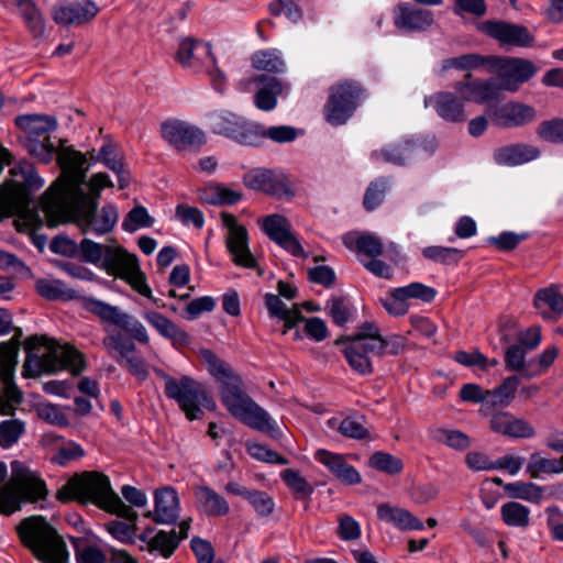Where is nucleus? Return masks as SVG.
Listing matches in <instances>:
<instances>
[{"label":"nucleus","mask_w":563,"mask_h":563,"mask_svg":"<svg viewBox=\"0 0 563 563\" xmlns=\"http://www.w3.org/2000/svg\"><path fill=\"white\" fill-rule=\"evenodd\" d=\"M240 383V378L225 382V386L220 391L222 404L242 423L274 435L277 432L276 422L266 410L241 389Z\"/></svg>","instance_id":"39448f33"},{"label":"nucleus","mask_w":563,"mask_h":563,"mask_svg":"<svg viewBox=\"0 0 563 563\" xmlns=\"http://www.w3.org/2000/svg\"><path fill=\"white\" fill-rule=\"evenodd\" d=\"M92 0H78L60 4L53 10V20L63 26H80L91 22L99 13Z\"/></svg>","instance_id":"4be33fe9"},{"label":"nucleus","mask_w":563,"mask_h":563,"mask_svg":"<svg viewBox=\"0 0 563 563\" xmlns=\"http://www.w3.org/2000/svg\"><path fill=\"white\" fill-rule=\"evenodd\" d=\"M254 123L228 110L214 111L208 115L209 128L214 133L244 145L252 144Z\"/></svg>","instance_id":"a211bd4d"},{"label":"nucleus","mask_w":563,"mask_h":563,"mask_svg":"<svg viewBox=\"0 0 563 563\" xmlns=\"http://www.w3.org/2000/svg\"><path fill=\"white\" fill-rule=\"evenodd\" d=\"M153 223L154 220L147 210L144 207L137 206L128 213L122 222V228L126 232H134L139 228H150Z\"/></svg>","instance_id":"e2e57ef3"},{"label":"nucleus","mask_w":563,"mask_h":563,"mask_svg":"<svg viewBox=\"0 0 563 563\" xmlns=\"http://www.w3.org/2000/svg\"><path fill=\"white\" fill-rule=\"evenodd\" d=\"M471 78V73H467L464 80L454 85V90L460 93L465 101L484 103L496 99L501 91L495 79L472 80Z\"/></svg>","instance_id":"a878e982"},{"label":"nucleus","mask_w":563,"mask_h":563,"mask_svg":"<svg viewBox=\"0 0 563 563\" xmlns=\"http://www.w3.org/2000/svg\"><path fill=\"white\" fill-rule=\"evenodd\" d=\"M485 32L504 45L530 46L533 42V35L526 26L511 24L507 22H487Z\"/></svg>","instance_id":"bb28decb"},{"label":"nucleus","mask_w":563,"mask_h":563,"mask_svg":"<svg viewBox=\"0 0 563 563\" xmlns=\"http://www.w3.org/2000/svg\"><path fill=\"white\" fill-rule=\"evenodd\" d=\"M341 342L345 343L343 354L352 369L363 376L371 375L374 371L371 360V355H373L371 345L373 342L367 344L363 341H354L346 338L336 341L338 344Z\"/></svg>","instance_id":"c85d7f7f"},{"label":"nucleus","mask_w":563,"mask_h":563,"mask_svg":"<svg viewBox=\"0 0 563 563\" xmlns=\"http://www.w3.org/2000/svg\"><path fill=\"white\" fill-rule=\"evenodd\" d=\"M244 184L254 190H261L268 194L279 192L285 184L282 176L268 169H253L245 174Z\"/></svg>","instance_id":"58836bf2"},{"label":"nucleus","mask_w":563,"mask_h":563,"mask_svg":"<svg viewBox=\"0 0 563 563\" xmlns=\"http://www.w3.org/2000/svg\"><path fill=\"white\" fill-rule=\"evenodd\" d=\"M20 336L21 331H18L11 341L0 345V378L3 385V393L11 402H20L22 397L12 380L13 369L16 364V353L19 350L18 338Z\"/></svg>","instance_id":"5701e85b"},{"label":"nucleus","mask_w":563,"mask_h":563,"mask_svg":"<svg viewBox=\"0 0 563 563\" xmlns=\"http://www.w3.org/2000/svg\"><path fill=\"white\" fill-rule=\"evenodd\" d=\"M195 498L197 506L201 511L210 517H222L229 514V503L209 486H197L195 488Z\"/></svg>","instance_id":"4c0bfd02"},{"label":"nucleus","mask_w":563,"mask_h":563,"mask_svg":"<svg viewBox=\"0 0 563 563\" xmlns=\"http://www.w3.org/2000/svg\"><path fill=\"white\" fill-rule=\"evenodd\" d=\"M545 523L553 540L563 542V511L551 505L544 509Z\"/></svg>","instance_id":"0e129e2a"},{"label":"nucleus","mask_w":563,"mask_h":563,"mask_svg":"<svg viewBox=\"0 0 563 563\" xmlns=\"http://www.w3.org/2000/svg\"><path fill=\"white\" fill-rule=\"evenodd\" d=\"M257 222L265 234L285 251L297 257H306L298 238L291 230L290 222L284 216L269 214L258 219Z\"/></svg>","instance_id":"6ab92c4d"},{"label":"nucleus","mask_w":563,"mask_h":563,"mask_svg":"<svg viewBox=\"0 0 563 563\" xmlns=\"http://www.w3.org/2000/svg\"><path fill=\"white\" fill-rule=\"evenodd\" d=\"M37 418L57 427H67L69 424L67 417L60 408L47 401L37 402Z\"/></svg>","instance_id":"69168bd1"},{"label":"nucleus","mask_w":563,"mask_h":563,"mask_svg":"<svg viewBox=\"0 0 563 563\" xmlns=\"http://www.w3.org/2000/svg\"><path fill=\"white\" fill-rule=\"evenodd\" d=\"M242 195L239 191L227 188L221 185L210 186L206 189L202 199L211 205L228 203L232 205L241 199Z\"/></svg>","instance_id":"052dcab7"},{"label":"nucleus","mask_w":563,"mask_h":563,"mask_svg":"<svg viewBox=\"0 0 563 563\" xmlns=\"http://www.w3.org/2000/svg\"><path fill=\"white\" fill-rule=\"evenodd\" d=\"M500 516L506 526L527 529L530 526V509L517 501L501 505Z\"/></svg>","instance_id":"49530a36"},{"label":"nucleus","mask_w":563,"mask_h":563,"mask_svg":"<svg viewBox=\"0 0 563 563\" xmlns=\"http://www.w3.org/2000/svg\"><path fill=\"white\" fill-rule=\"evenodd\" d=\"M10 479L0 488V514L9 516L23 503L35 500V475L20 462H13Z\"/></svg>","instance_id":"9d476101"},{"label":"nucleus","mask_w":563,"mask_h":563,"mask_svg":"<svg viewBox=\"0 0 563 563\" xmlns=\"http://www.w3.org/2000/svg\"><path fill=\"white\" fill-rule=\"evenodd\" d=\"M240 88L250 91L252 85H256L254 103L262 111H271L277 104V98L288 91V86L276 77L256 75L252 78L240 81Z\"/></svg>","instance_id":"aec40b11"},{"label":"nucleus","mask_w":563,"mask_h":563,"mask_svg":"<svg viewBox=\"0 0 563 563\" xmlns=\"http://www.w3.org/2000/svg\"><path fill=\"white\" fill-rule=\"evenodd\" d=\"M489 427L495 433L512 439H531L537 433L528 420L518 418L508 411L493 415Z\"/></svg>","instance_id":"393cba45"},{"label":"nucleus","mask_w":563,"mask_h":563,"mask_svg":"<svg viewBox=\"0 0 563 563\" xmlns=\"http://www.w3.org/2000/svg\"><path fill=\"white\" fill-rule=\"evenodd\" d=\"M260 517H268L275 509L274 499L265 492L252 490L246 499Z\"/></svg>","instance_id":"774afa93"},{"label":"nucleus","mask_w":563,"mask_h":563,"mask_svg":"<svg viewBox=\"0 0 563 563\" xmlns=\"http://www.w3.org/2000/svg\"><path fill=\"white\" fill-rule=\"evenodd\" d=\"M486 115L498 128L515 129L533 123L537 120V110L520 101H508L489 106L486 109Z\"/></svg>","instance_id":"f3484780"},{"label":"nucleus","mask_w":563,"mask_h":563,"mask_svg":"<svg viewBox=\"0 0 563 563\" xmlns=\"http://www.w3.org/2000/svg\"><path fill=\"white\" fill-rule=\"evenodd\" d=\"M163 139L176 150H190L206 143V134L199 128L180 120H168L161 126Z\"/></svg>","instance_id":"412c9836"},{"label":"nucleus","mask_w":563,"mask_h":563,"mask_svg":"<svg viewBox=\"0 0 563 563\" xmlns=\"http://www.w3.org/2000/svg\"><path fill=\"white\" fill-rule=\"evenodd\" d=\"M175 59L194 73L206 69L213 89L221 93L224 91L227 75L219 68L210 43L194 37L183 38L178 44Z\"/></svg>","instance_id":"0eeeda50"},{"label":"nucleus","mask_w":563,"mask_h":563,"mask_svg":"<svg viewBox=\"0 0 563 563\" xmlns=\"http://www.w3.org/2000/svg\"><path fill=\"white\" fill-rule=\"evenodd\" d=\"M526 473L531 478H539L543 474H562L563 456L560 459H547L540 453H532L526 467Z\"/></svg>","instance_id":"c03bdc74"},{"label":"nucleus","mask_w":563,"mask_h":563,"mask_svg":"<svg viewBox=\"0 0 563 563\" xmlns=\"http://www.w3.org/2000/svg\"><path fill=\"white\" fill-rule=\"evenodd\" d=\"M87 368L85 355L75 346L59 344L47 335H37V376L67 369L79 376Z\"/></svg>","instance_id":"423d86ee"},{"label":"nucleus","mask_w":563,"mask_h":563,"mask_svg":"<svg viewBox=\"0 0 563 563\" xmlns=\"http://www.w3.org/2000/svg\"><path fill=\"white\" fill-rule=\"evenodd\" d=\"M343 243L347 249L355 247L360 253H363L369 257H377L383 254L382 240L371 233H346L343 236Z\"/></svg>","instance_id":"a19ab883"},{"label":"nucleus","mask_w":563,"mask_h":563,"mask_svg":"<svg viewBox=\"0 0 563 563\" xmlns=\"http://www.w3.org/2000/svg\"><path fill=\"white\" fill-rule=\"evenodd\" d=\"M434 439L459 451L466 450L472 444L470 437L460 430L438 429L434 432Z\"/></svg>","instance_id":"4d7b16f0"},{"label":"nucleus","mask_w":563,"mask_h":563,"mask_svg":"<svg viewBox=\"0 0 563 563\" xmlns=\"http://www.w3.org/2000/svg\"><path fill=\"white\" fill-rule=\"evenodd\" d=\"M540 156V151L532 145L517 143L498 148L494 159L499 165L516 166L528 163Z\"/></svg>","instance_id":"f704fd0d"},{"label":"nucleus","mask_w":563,"mask_h":563,"mask_svg":"<svg viewBox=\"0 0 563 563\" xmlns=\"http://www.w3.org/2000/svg\"><path fill=\"white\" fill-rule=\"evenodd\" d=\"M151 533L152 531L147 530L137 537L140 550H146L151 554H159L163 558H169L179 544V538L175 530L168 532L159 530L155 536Z\"/></svg>","instance_id":"c756f323"},{"label":"nucleus","mask_w":563,"mask_h":563,"mask_svg":"<svg viewBox=\"0 0 563 563\" xmlns=\"http://www.w3.org/2000/svg\"><path fill=\"white\" fill-rule=\"evenodd\" d=\"M504 488L512 498L523 499L532 504H540L543 499V488L531 482L508 483Z\"/></svg>","instance_id":"09e8293b"},{"label":"nucleus","mask_w":563,"mask_h":563,"mask_svg":"<svg viewBox=\"0 0 563 563\" xmlns=\"http://www.w3.org/2000/svg\"><path fill=\"white\" fill-rule=\"evenodd\" d=\"M494 55L483 56L479 54H465L443 60V69L456 68L471 71L484 67L490 73L492 59Z\"/></svg>","instance_id":"de8ad7c7"},{"label":"nucleus","mask_w":563,"mask_h":563,"mask_svg":"<svg viewBox=\"0 0 563 563\" xmlns=\"http://www.w3.org/2000/svg\"><path fill=\"white\" fill-rule=\"evenodd\" d=\"M252 134L254 135H252L253 141L251 145H256L264 139H269L276 143H288L297 139L298 131L295 128L288 125L266 128L260 123H254Z\"/></svg>","instance_id":"37998d69"},{"label":"nucleus","mask_w":563,"mask_h":563,"mask_svg":"<svg viewBox=\"0 0 563 563\" xmlns=\"http://www.w3.org/2000/svg\"><path fill=\"white\" fill-rule=\"evenodd\" d=\"M62 161L69 162L74 174L58 178L45 196L37 199V208L75 223L84 234L92 232L103 235L111 232L119 218L117 208L107 205L97 212L98 201L86 198L81 187L88 170L86 156L68 152L62 156Z\"/></svg>","instance_id":"f257e3e1"},{"label":"nucleus","mask_w":563,"mask_h":563,"mask_svg":"<svg viewBox=\"0 0 563 563\" xmlns=\"http://www.w3.org/2000/svg\"><path fill=\"white\" fill-rule=\"evenodd\" d=\"M84 307L91 313L97 314L101 320L121 328L140 343H148L150 336L144 324L133 316L123 312L120 308L95 298H86Z\"/></svg>","instance_id":"ddd939ff"},{"label":"nucleus","mask_w":563,"mask_h":563,"mask_svg":"<svg viewBox=\"0 0 563 563\" xmlns=\"http://www.w3.org/2000/svg\"><path fill=\"white\" fill-rule=\"evenodd\" d=\"M519 385L517 376L508 377L495 389L486 390V402L482 406L479 413L487 416L497 408L509 406L515 397V391Z\"/></svg>","instance_id":"c9c22d12"},{"label":"nucleus","mask_w":563,"mask_h":563,"mask_svg":"<svg viewBox=\"0 0 563 563\" xmlns=\"http://www.w3.org/2000/svg\"><path fill=\"white\" fill-rule=\"evenodd\" d=\"M490 73L497 75L501 90L516 92L538 73V67L525 58L493 56Z\"/></svg>","instance_id":"f8f14e48"},{"label":"nucleus","mask_w":563,"mask_h":563,"mask_svg":"<svg viewBox=\"0 0 563 563\" xmlns=\"http://www.w3.org/2000/svg\"><path fill=\"white\" fill-rule=\"evenodd\" d=\"M142 317L163 338L172 341L175 346H186L190 343L189 334L164 314L146 309L143 311Z\"/></svg>","instance_id":"7c9ffc66"},{"label":"nucleus","mask_w":563,"mask_h":563,"mask_svg":"<svg viewBox=\"0 0 563 563\" xmlns=\"http://www.w3.org/2000/svg\"><path fill=\"white\" fill-rule=\"evenodd\" d=\"M533 305L544 319H551L563 313V296L554 287L538 290Z\"/></svg>","instance_id":"ea45409f"},{"label":"nucleus","mask_w":563,"mask_h":563,"mask_svg":"<svg viewBox=\"0 0 563 563\" xmlns=\"http://www.w3.org/2000/svg\"><path fill=\"white\" fill-rule=\"evenodd\" d=\"M55 497L60 503L76 500L92 504L125 519L137 518V514L112 489L109 477L97 471L75 474L56 492Z\"/></svg>","instance_id":"20e7f679"},{"label":"nucleus","mask_w":563,"mask_h":563,"mask_svg":"<svg viewBox=\"0 0 563 563\" xmlns=\"http://www.w3.org/2000/svg\"><path fill=\"white\" fill-rule=\"evenodd\" d=\"M540 139L551 143H563V119L543 121L538 125Z\"/></svg>","instance_id":"338daca9"},{"label":"nucleus","mask_w":563,"mask_h":563,"mask_svg":"<svg viewBox=\"0 0 563 563\" xmlns=\"http://www.w3.org/2000/svg\"><path fill=\"white\" fill-rule=\"evenodd\" d=\"M363 93L361 84L354 80L345 79L332 85L323 107L327 122L331 125L345 124L360 106Z\"/></svg>","instance_id":"1a4fd4ad"},{"label":"nucleus","mask_w":563,"mask_h":563,"mask_svg":"<svg viewBox=\"0 0 563 563\" xmlns=\"http://www.w3.org/2000/svg\"><path fill=\"white\" fill-rule=\"evenodd\" d=\"M155 507L146 517L157 523H172L179 515V498L177 492L169 486L156 489L154 493Z\"/></svg>","instance_id":"cd10ccee"},{"label":"nucleus","mask_w":563,"mask_h":563,"mask_svg":"<svg viewBox=\"0 0 563 563\" xmlns=\"http://www.w3.org/2000/svg\"><path fill=\"white\" fill-rule=\"evenodd\" d=\"M221 220L228 230L225 245L232 256V261L245 268L256 266V260L249 249V234L244 225L239 224L232 213L222 212Z\"/></svg>","instance_id":"dca6fc26"},{"label":"nucleus","mask_w":563,"mask_h":563,"mask_svg":"<svg viewBox=\"0 0 563 563\" xmlns=\"http://www.w3.org/2000/svg\"><path fill=\"white\" fill-rule=\"evenodd\" d=\"M377 516L380 520L394 525L399 530H422L423 523L410 511L389 504H380L377 507Z\"/></svg>","instance_id":"e433bc0d"},{"label":"nucleus","mask_w":563,"mask_h":563,"mask_svg":"<svg viewBox=\"0 0 563 563\" xmlns=\"http://www.w3.org/2000/svg\"><path fill=\"white\" fill-rule=\"evenodd\" d=\"M57 128L58 122L55 117L37 114V162L48 163L56 157L63 170L62 177H65L74 174V169L69 162L62 161V156L68 152L81 153L64 145L65 141L55 134Z\"/></svg>","instance_id":"9b49d317"},{"label":"nucleus","mask_w":563,"mask_h":563,"mask_svg":"<svg viewBox=\"0 0 563 563\" xmlns=\"http://www.w3.org/2000/svg\"><path fill=\"white\" fill-rule=\"evenodd\" d=\"M368 465L379 472L390 475L398 474L402 471V461L386 452H375L368 460Z\"/></svg>","instance_id":"6e6d98bb"},{"label":"nucleus","mask_w":563,"mask_h":563,"mask_svg":"<svg viewBox=\"0 0 563 563\" xmlns=\"http://www.w3.org/2000/svg\"><path fill=\"white\" fill-rule=\"evenodd\" d=\"M200 356L210 374L220 380L223 386H225V382H233L238 378L231 373L228 365L210 350H202Z\"/></svg>","instance_id":"603ef678"},{"label":"nucleus","mask_w":563,"mask_h":563,"mask_svg":"<svg viewBox=\"0 0 563 563\" xmlns=\"http://www.w3.org/2000/svg\"><path fill=\"white\" fill-rule=\"evenodd\" d=\"M280 477L288 488L291 489L299 498L309 497L313 492L312 486L298 471L292 468L284 470Z\"/></svg>","instance_id":"13d9d810"},{"label":"nucleus","mask_w":563,"mask_h":563,"mask_svg":"<svg viewBox=\"0 0 563 563\" xmlns=\"http://www.w3.org/2000/svg\"><path fill=\"white\" fill-rule=\"evenodd\" d=\"M37 294L49 300L73 299L76 296L73 289L57 279L37 280Z\"/></svg>","instance_id":"864d4df0"},{"label":"nucleus","mask_w":563,"mask_h":563,"mask_svg":"<svg viewBox=\"0 0 563 563\" xmlns=\"http://www.w3.org/2000/svg\"><path fill=\"white\" fill-rule=\"evenodd\" d=\"M165 394L175 400L189 420L200 419L201 408L213 411L217 405L210 398L200 383L183 376L179 379L165 376Z\"/></svg>","instance_id":"6e6552de"},{"label":"nucleus","mask_w":563,"mask_h":563,"mask_svg":"<svg viewBox=\"0 0 563 563\" xmlns=\"http://www.w3.org/2000/svg\"><path fill=\"white\" fill-rule=\"evenodd\" d=\"M97 161L102 162L118 175L120 189H124L130 184V175L125 170L123 162L117 157L115 146L112 143H107L100 148Z\"/></svg>","instance_id":"a18cd8bd"},{"label":"nucleus","mask_w":563,"mask_h":563,"mask_svg":"<svg viewBox=\"0 0 563 563\" xmlns=\"http://www.w3.org/2000/svg\"><path fill=\"white\" fill-rule=\"evenodd\" d=\"M253 68L267 73H283L285 63L276 49H263L251 57Z\"/></svg>","instance_id":"8fccbe9b"},{"label":"nucleus","mask_w":563,"mask_h":563,"mask_svg":"<svg viewBox=\"0 0 563 563\" xmlns=\"http://www.w3.org/2000/svg\"><path fill=\"white\" fill-rule=\"evenodd\" d=\"M84 455L85 450L80 444L64 439L51 461L59 466H65L73 461L80 460Z\"/></svg>","instance_id":"5fc2aeb1"},{"label":"nucleus","mask_w":563,"mask_h":563,"mask_svg":"<svg viewBox=\"0 0 563 563\" xmlns=\"http://www.w3.org/2000/svg\"><path fill=\"white\" fill-rule=\"evenodd\" d=\"M419 151V146L410 141L404 140L401 142L389 144L380 151H374L372 158L376 162H385L395 165H404L412 159Z\"/></svg>","instance_id":"72a5a7b5"},{"label":"nucleus","mask_w":563,"mask_h":563,"mask_svg":"<svg viewBox=\"0 0 563 563\" xmlns=\"http://www.w3.org/2000/svg\"><path fill=\"white\" fill-rule=\"evenodd\" d=\"M406 347V339L401 335H390L380 338L371 345L373 355L383 356L385 354L397 355Z\"/></svg>","instance_id":"bf43d9fd"},{"label":"nucleus","mask_w":563,"mask_h":563,"mask_svg":"<svg viewBox=\"0 0 563 563\" xmlns=\"http://www.w3.org/2000/svg\"><path fill=\"white\" fill-rule=\"evenodd\" d=\"M64 538L44 517L37 516V563H69Z\"/></svg>","instance_id":"2eb2a0df"},{"label":"nucleus","mask_w":563,"mask_h":563,"mask_svg":"<svg viewBox=\"0 0 563 563\" xmlns=\"http://www.w3.org/2000/svg\"><path fill=\"white\" fill-rule=\"evenodd\" d=\"M435 295L437 291L434 288L421 283H411L407 286L391 289V296L404 300L405 303H407L409 299H419L424 302H431Z\"/></svg>","instance_id":"3c124183"},{"label":"nucleus","mask_w":563,"mask_h":563,"mask_svg":"<svg viewBox=\"0 0 563 563\" xmlns=\"http://www.w3.org/2000/svg\"><path fill=\"white\" fill-rule=\"evenodd\" d=\"M463 98L450 91H438L424 98V107L432 108L444 121L460 123L466 120Z\"/></svg>","instance_id":"b1692460"},{"label":"nucleus","mask_w":563,"mask_h":563,"mask_svg":"<svg viewBox=\"0 0 563 563\" xmlns=\"http://www.w3.org/2000/svg\"><path fill=\"white\" fill-rule=\"evenodd\" d=\"M265 305L272 317H276L285 322L284 334L288 329L294 328L302 320L300 311L296 307L288 309L278 295L267 294L265 296Z\"/></svg>","instance_id":"79ce46f5"},{"label":"nucleus","mask_w":563,"mask_h":563,"mask_svg":"<svg viewBox=\"0 0 563 563\" xmlns=\"http://www.w3.org/2000/svg\"><path fill=\"white\" fill-rule=\"evenodd\" d=\"M34 184V168L27 163L13 166L0 184V220L13 217L15 229L29 234L32 241H35Z\"/></svg>","instance_id":"7ed1b4c3"},{"label":"nucleus","mask_w":563,"mask_h":563,"mask_svg":"<svg viewBox=\"0 0 563 563\" xmlns=\"http://www.w3.org/2000/svg\"><path fill=\"white\" fill-rule=\"evenodd\" d=\"M84 307L91 313L97 314L101 320L121 328L140 343H148L150 336L144 324L133 316L123 312L120 308L95 298H86Z\"/></svg>","instance_id":"4468645a"},{"label":"nucleus","mask_w":563,"mask_h":563,"mask_svg":"<svg viewBox=\"0 0 563 563\" xmlns=\"http://www.w3.org/2000/svg\"><path fill=\"white\" fill-rule=\"evenodd\" d=\"M314 459L323 464L338 479L347 485H355L362 481L361 474L356 468L347 464L342 455L325 450H318L314 453Z\"/></svg>","instance_id":"2f4dec72"},{"label":"nucleus","mask_w":563,"mask_h":563,"mask_svg":"<svg viewBox=\"0 0 563 563\" xmlns=\"http://www.w3.org/2000/svg\"><path fill=\"white\" fill-rule=\"evenodd\" d=\"M77 257L102 268L110 276L125 280L133 290L147 298L156 307H165L161 299L153 296L152 289L146 282V276L140 269L136 256L128 253L123 247L82 239L79 243Z\"/></svg>","instance_id":"f03ea898"},{"label":"nucleus","mask_w":563,"mask_h":563,"mask_svg":"<svg viewBox=\"0 0 563 563\" xmlns=\"http://www.w3.org/2000/svg\"><path fill=\"white\" fill-rule=\"evenodd\" d=\"M433 23L430 10L413 9L407 4H399L396 10L395 24L406 31H424Z\"/></svg>","instance_id":"473e14b6"},{"label":"nucleus","mask_w":563,"mask_h":563,"mask_svg":"<svg viewBox=\"0 0 563 563\" xmlns=\"http://www.w3.org/2000/svg\"><path fill=\"white\" fill-rule=\"evenodd\" d=\"M526 350L520 345H511L507 349L505 355V364L508 369L520 371L523 376L528 377V373L531 372L533 361L528 365L525 363Z\"/></svg>","instance_id":"680f3d73"}]
</instances>
